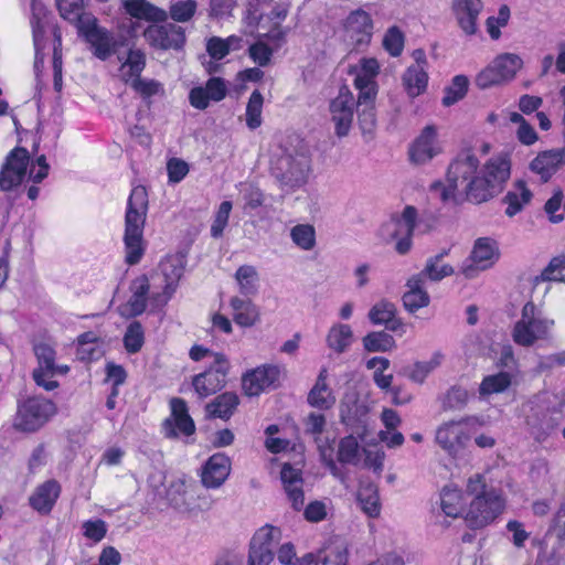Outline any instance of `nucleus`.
<instances>
[{
	"label": "nucleus",
	"mask_w": 565,
	"mask_h": 565,
	"mask_svg": "<svg viewBox=\"0 0 565 565\" xmlns=\"http://www.w3.org/2000/svg\"><path fill=\"white\" fill-rule=\"evenodd\" d=\"M373 29V19L363 9L351 11L343 21L344 35L356 50L365 47L371 43Z\"/></svg>",
	"instance_id": "2eb2a0df"
},
{
	"label": "nucleus",
	"mask_w": 565,
	"mask_h": 565,
	"mask_svg": "<svg viewBox=\"0 0 565 565\" xmlns=\"http://www.w3.org/2000/svg\"><path fill=\"white\" fill-rule=\"evenodd\" d=\"M149 210L148 191L143 185L131 189L125 213L124 247L125 263L129 266L141 262L147 243L143 238L147 214Z\"/></svg>",
	"instance_id": "7ed1b4c3"
},
{
	"label": "nucleus",
	"mask_w": 565,
	"mask_h": 565,
	"mask_svg": "<svg viewBox=\"0 0 565 565\" xmlns=\"http://www.w3.org/2000/svg\"><path fill=\"white\" fill-rule=\"evenodd\" d=\"M360 445L353 435H348L340 439L338 445L337 458L341 463H353L359 461Z\"/></svg>",
	"instance_id": "864d4df0"
},
{
	"label": "nucleus",
	"mask_w": 565,
	"mask_h": 565,
	"mask_svg": "<svg viewBox=\"0 0 565 565\" xmlns=\"http://www.w3.org/2000/svg\"><path fill=\"white\" fill-rule=\"evenodd\" d=\"M230 472V458L222 452H217L212 455L204 463L201 473V481L204 487L216 489L225 482Z\"/></svg>",
	"instance_id": "b1692460"
},
{
	"label": "nucleus",
	"mask_w": 565,
	"mask_h": 565,
	"mask_svg": "<svg viewBox=\"0 0 565 565\" xmlns=\"http://www.w3.org/2000/svg\"><path fill=\"white\" fill-rule=\"evenodd\" d=\"M465 493L457 487L446 486L440 492V508L450 518H462L467 510Z\"/></svg>",
	"instance_id": "c9c22d12"
},
{
	"label": "nucleus",
	"mask_w": 565,
	"mask_h": 565,
	"mask_svg": "<svg viewBox=\"0 0 565 565\" xmlns=\"http://www.w3.org/2000/svg\"><path fill=\"white\" fill-rule=\"evenodd\" d=\"M56 6L60 15L75 25L76 29L84 23L85 17L94 15L93 13L84 10L83 0H56Z\"/></svg>",
	"instance_id": "ea45409f"
},
{
	"label": "nucleus",
	"mask_w": 565,
	"mask_h": 565,
	"mask_svg": "<svg viewBox=\"0 0 565 565\" xmlns=\"http://www.w3.org/2000/svg\"><path fill=\"white\" fill-rule=\"evenodd\" d=\"M482 9L481 0H454L452 11L465 34L473 35L477 33V21Z\"/></svg>",
	"instance_id": "a878e982"
},
{
	"label": "nucleus",
	"mask_w": 565,
	"mask_h": 565,
	"mask_svg": "<svg viewBox=\"0 0 565 565\" xmlns=\"http://www.w3.org/2000/svg\"><path fill=\"white\" fill-rule=\"evenodd\" d=\"M84 536L93 542H100L107 533V526L105 521L97 520H88L83 523Z\"/></svg>",
	"instance_id": "774afa93"
},
{
	"label": "nucleus",
	"mask_w": 565,
	"mask_h": 565,
	"mask_svg": "<svg viewBox=\"0 0 565 565\" xmlns=\"http://www.w3.org/2000/svg\"><path fill=\"white\" fill-rule=\"evenodd\" d=\"M418 213L415 206L406 205L401 214V216H393L392 220L397 226L402 224L405 225L404 232H402V237L397 239L395 244V250L399 255L407 254L413 246V236L415 232V227L417 225Z\"/></svg>",
	"instance_id": "c85d7f7f"
},
{
	"label": "nucleus",
	"mask_w": 565,
	"mask_h": 565,
	"mask_svg": "<svg viewBox=\"0 0 565 565\" xmlns=\"http://www.w3.org/2000/svg\"><path fill=\"white\" fill-rule=\"evenodd\" d=\"M479 159L472 149L461 150L449 163L447 184L435 181L430 191L438 193L443 202L456 199L459 184H463L468 202L481 204L500 194L511 174V162L505 157L490 158L479 171Z\"/></svg>",
	"instance_id": "f257e3e1"
},
{
	"label": "nucleus",
	"mask_w": 565,
	"mask_h": 565,
	"mask_svg": "<svg viewBox=\"0 0 565 565\" xmlns=\"http://www.w3.org/2000/svg\"><path fill=\"white\" fill-rule=\"evenodd\" d=\"M231 365L224 353H215L214 362L192 377L191 384L200 398H206L222 391L227 383Z\"/></svg>",
	"instance_id": "1a4fd4ad"
},
{
	"label": "nucleus",
	"mask_w": 565,
	"mask_h": 565,
	"mask_svg": "<svg viewBox=\"0 0 565 565\" xmlns=\"http://www.w3.org/2000/svg\"><path fill=\"white\" fill-rule=\"evenodd\" d=\"M563 198V191L561 189H556L553 195L546 201L544 205V211L548 215L551 223L557 224L564 220L563 214H556V212L561 209Z\"/></svg>",
	"instance_id": "69168bd1"
},
{
	"label": "nucleus",
	"mask_w": 565,
	"mask_h": 565,
	"mask_svg": "<svg viewBox=\"0 0 565 565\" xmlns=\"http://www.w3.org/2000/svg\"><path fill=\"white\" fill-rule=\"evenodd\" d=\"M449 248L441 249L437 255L431 256L427 259L426 265L422 271L415 274L419 276V279L426 282L427 279L431 281H440L445 277L454 274V268L449 264H440L444 257L449 254Z\"/></svg>",
	"instance_id": "58836bf2"
},
{
	"label": "nucleus",
	"mask_w": 565,
	"mask_h": 565,
	"mask_svg": "<svg viewBox=\"0 0 565 565\" xmlns=\"http://www.w3.org/2000/svg\"><path fill=\"white\" fill-rule=\"evenodd\" d=\"M159 268L162 276V290L151 294L153 308H162L170 301L183 275V267L174 259L161 262Z\"/></svg>",
	"instance_id": "a211bd4d"
},
{
	"label": "nucleus",
	"mask_w": 565,
	"mask_h": 565,
	"mask_svg": "<svg viewBox=\"0 0 565 565\" xmlns=\"http://www.w3.org/2000/svg\"><path fill=\"white\" fill-rule=\"evenodd\" d=\"M196 9L195 0L178 1L170 6L168 15L175 22H188L194 17Z\"/></svg>",
	"instance_id": "680f3d73"
},
{
	"label": "nucleus",
	"mask_w": 565,
	"mask_h": 565,
	"mask_svg": "<svg viewBox=\"0 0 565 565\" xmlns=\"http://www.w3.org/2000/svg\"><path fill=\"white\" fill-rule=\"evenodd\" d=\"M62 493V486L56 479H49L38 484L29 497V505L41 515H49Z\"/></svg>",
	"instance_id": "412c9836"
},
{
	"label": "nucleus",
	"mask_w": 565,
	"mask_h": 565,
	"mask_svg": "<svg viewBox=\"0 0 565 565\" xmlns=\"http://www.w3.org/2000/svg\"><path fill=\"white\" fill-rule=\"evenodd\" d=\"M264 105V97L258 89H255L249 98L246 106V125L249 129L254 130L260 127L262 111Z\"/></svg>",
	"instance_id": "3c124183"
},
{
	"label": "nucleus",
	"mask_w": 565,
	"mask_h": 565,
	"mask_svg": "<svg viewBox=\"0 0 565 565\" xmlns=\"http://www.w3.org/2000/svg\"><path fill=\"white\" fill-rule=\"evenodd\" d=\"M239 292L245 296L255 295L258 290V273L252 265H242L235 273Z\"/></svg>",
	"instance_id": "de8ad7c7"
},
{
	"label": "nucleus",
	"mask_w": 565,
	"mask_h": 565,
	"mask_svg": "<svg viewBox=\"0 0 565 565\" xmlns=\"http://www.w3.org/2000/svg\"><path fill=\"white\" fill-rule=\"evenodd\" d=\"M242 39L230 35L226 39L212 36L206 42V52L215 61L223 60L232 50L239 49Z\"/></svg>",
	"instance_id": "37998d69"
},
{
	"label": "nucleus",
	"mask_w": 565,
	"mask_h": 565,
	"mask_svg": "<svg viewBox=\"0 0 565 565\" xmlns=\"http://www.w3.org/2000/svg\"><path fill=\"white\" fill-rule=\"evenodd\" d=\"M565 164V148L541 151L531 161L530 170L540 178L543 183L548 182L552 177Z\"/></svg>",
	"instance_id": "5701e85b"
},
{
	"label": "nucleus",
	"mask_w": 565,
	"mask_h": 565,
	"mask_svg": "<svg viewBox=\"0 0 565 565\" xmlns=\"http://www.w3.org/2000/svg\"><path fill=\"white\" fill-rule=\"evenodd\" d=\"M402 82L406 94L411 98H415L426 92L428 74L423 65L412 64L405 70Z\"/></svg>",
	"instance_id": "e433bc0d"
},
{
	"label": "nucleus",
	"mask_w": 565,
	"mask_h": 565,
	"mask_svg": "<svg viewBox=\"0 0 565 565\" xmlns=\"http://www.w3.org/2000/svg\"><path fill=\"white\" fill-rule=\"evenodd\" d=\"M146 42L156 50L180 51L186 43L185 30L174 23L150 24L143 30Z\"/></svg>",
	"instance_id": "9b49d317"
},
{
	"label": "nucleus",
	"mask_w": 565,
	"mask_h": 565,
	"mask_svg": "<svg viewBox=\"0 0 565 565\" xmlns=\"http://www.w3.org/2000/svg\"><path fill=\"white\" fill-rule=\"evenodd\" d=\"M273 55V49L263 41H256L248 47V56L259 67L268 66L271 62Z\"/></svg>",
	"instance_id": "e2e57ef3"
},
{
	"label": "nucleus",
	"mask_w": 565,
	"mask_h": 565,
	"mask_svg": "<svg viewBox=\"0 0 565 565\" xmlns=\"http://www.w3.org/2000/svg\"><path fill=\"white\" fill-rule=\"evenodd\" d=\"M122 8L131 18L146 20L153 24L163 23L168 19L166 10L147 0H121Z\"/></svg>",
	"instance_id": "cd10ccee"
},
{
	"label": "nucleus",
	"mask_w": 565,
	"mask_h": 565,
	"mask_svg": "<svg viewBox=\"0 0 565 565\" xmlns=\"http://www.w3.org/2000/svg\"><path fill=\"white\" fill-rule=\"evenodd\" d=\"M356 501L361 510L372 519L379 518L382 504L380 501L379 488L372 481H360L356 491Z\"/></svg>",
	"instance_id": "473e14b6"
},
{
	"label": "nucleus",
	"mask_w": 565,
	"mask_h": 565,
	"mask_svg": "<svg viewBox=\"0 0 565 565\" xmlns=\"http://www.w3.org/2000/svg\"><path fill=\"white\" fill-rule=\"evenodd\" d=\"M369 319L373 324H384L393 332L403 327V322L396 317L395 306L387 300L375 303L369 312Z\"/></svg>",
	"instance_id": "4c0bfd02"
},
{
	"label": "nucleus",
	"mask_w": 565,
	"mask_h": 565,
	"mask_svg": "<svg viewBox=\"0 0 565 565\" xmlns=\"http://www.w3.org/2000/svg\"><path fill=\"white\" fill-rule=\"evenodd\" d=\"M407 291L403 295V305L405 309L415 313L422 308H425L430 302V297L425 290V282L419 279V276L413 275L406 282Z\"/></svg>",
	"instance_id": "7c9ffc66"
},
{
	"label": "nucleus",
	"mask_w": 565,
	"mask_h": 565,
	"mask_svg": "<svg viewBox=\"0 0 565 565\" xmlns=\"http://www.w3.org/2000/svg\"><path fill=\"white\" fill-rule=\"evenodd\" d=\"M31 153L23 147H14L6 157L0 171V189L10 191L25 178Z\"/></svg>",
	"instance_id": "ddd939ff"
},
{
	"label": "nucleus",
	"mask_w": 565,
	"mask_h": 565,
	"mask_svg": "<svg viewBox=\"0 0 565 565\" xmlns=\"http://www.w3.org/2000/svg\"><path fill=\"white\" fill-rule=\"evenodd\" d=\"M168 180L170 183H179L189 173V164L179 158H172L167 162Z\"/></svg>",
	"instance_id": "338daca9"
},
{
	"label": "nucleus",
	"mask_w": 565,
	"mask_h": 565,
	"mask_svg": "<svg viewBox=\"0 0 565 565\" xmlns=\"http://www.w3.org/2000/svg\"><path fill=\"white\" fill-rule=\"evenodd\" d=\"M511 384L512 375L508 372L487 375L482 379L479 385V394L481 396H489L492 394L503 393L511 386Z\"/></svg>",
	"instance_id": "c03bdc74"
},
{
	"label": "nucleus",
	"mask_w": 565,
	"mask_h": 565,
	"mask_svg": "<svg viewBox=\"0 0 565 565\" xmlns=\"http://www.w3.org/2000/svg\"><path fill=\"white\" fill-rule=\"evenodd\" d=\"M470 439L467 424L463 420H450L440 425L435 440L449 456L456 457Z\"/></svg>",
	"instance_id": "dca6fc26"
},
{
	"label": "nucleus",
	"mask_w": 565,
	"mask_h": 565,
	"mask_svg": "<svg viewBox=\"0 0 565 565\" xmlns=\"http://www.w3.org/2000/svg\"><path fill=\"white\" fill-rule=\"evenodd\" d=\"M285 373V367L279 364H262L243 374L242 390L248 397L259 396L264 392L277 390L281 385Z\"/></svg>",
	"instance_id": "9d476101"
},
{
	"label": "nucleus",
	"mask_w": 565,
	"mask_h": 565,
	"mask_svg": "<svg viewBox=\"0 0 565 565\" xmlns=\"http://www.w3.org/2000/svg\"><path fill=\"white\" fill-rule=\"evenodd\" d=\"M533 198V193L527 188L524 180H518L513 184V189L507 192L503 203L507 205L505 215L513 217L519 214Z\"/></svg>",
	"instance_id": "72a5a7b5"
},
{
	"label": "nucleus",
	"mask_w": 565,
	"mask_h": 565,
	"mask_svg": "<svg viewBox=\"0 0 565 565\" xmlns=\"http://www.w3.org/2000/svg\"><path fill=\"white\" fill-rule=\"evenodd\" d=\"M404 42V34L396 25L388 28L383 38V46L393 57H397L402 54Z\"/></svg>",
	"instance_id": "bf43d9fd"
},
{
	"label": "nucleus",
	"mask_w": 565,
	"mask_h": 565,
	"mask_svg": "<svg viewBox=\"0 0 565 565\" xmlns=\"http://www.w3.org/2000/svg\"><path fill=\"white\" fill-rule=\"evenodd\" d=\"M354 97L347 86L340 88L338 96L330 103L332 121L335 134L344 137L349 134L353 120Z\"/></svg>",
	"instance_id": "6ab92c4d"
},
{
	"label": "nucleus",
	"mask_w": 565,
	"mask_h": 565,
	"mask_svg": "<svg viewBox=\"0 0 565 565\" xmlns=\"http://www.w3.org/2000/svg\"><path fill=\"white\" fill-rule=\"evenodd\" d=\"M353 85L359 90L358 99L364 102L365 99L376 98L379 86L375 77L358 72Z\"/></svg>",
	"instance_id": "052dcab7"
},
{
	"label": "nucleus",
	"mask_w": 565,
	"mask_h": 565,
	"mask_svg": "<svg viewBox=\"0 0 565 565\" xmlns=\"http://www.w3.org/2000/svg\"><path fill=\"white\" fill-rule=\"evenodd\" d=\"M561 281L565 282V256H558L551 259L548 265L542 270L535 281Z\"/></svg>",
	"instance_id": "13d9d810"
},
{
	"label": "nucleus",
	"mask_w": 565,
	"mask_h": 565,
	"mask_svg": "<svg viewBox=\"0 0 565 565\" xmlns=\"http://www.w3.org/2000/svg\"><path fill=\"white\" fill-rule=\"evenodd\" d=\"M33 352L38 361V366L32 371L34 383L44 391H54L60 386L54 376L66 375L70 372V366L56 364V351L47 343H35Z\"/></svg>",
	"instance_id": "6e6552de"
},
{
	"label": "nucleus",
	"mask_w": 565,
	"mask_h": 565,
	"mask_svg": "<svg viewBox=\"0 0 565 565\" xmlns=\"http://www.w3.org/2000/svg\"><path fill=\"white\" fill-rule=\"evenodd\" d=\"M375 99H358V122L363 134H372L376 126Z\"/></svg>",
	"instance_id": "49530a36"
},
{
	"label": "nucleus",
	"mask_w": 565,
	"mask_h": 565,
	"mask_svg": "<svg viewBox=\"0 0 565 565\" xmlns=\"http://www.w3.org/2000/svg\"><path fill=\"white\" fill-rule=\"evenodd\" d=\"M436 140L437 130L435 126H426L409 148L411 161L420 164L431 160L440 151Z\"/></svg>",
	"instance_id": "393cba45"
},
{
	"label": "nucleus",
	"mask_w": 565,
	"mask_h": 565,
	"mask_svg": "<svg viewBox=\"0 0 565 565\" xmlns=\"http://www.w3.org/2000/svg\"><path fill=\"white\" fill-rule=\"evenodd\" d=\"M56 413L55 404L43 396H28L18 402L13 427L22 433H35Z\"/></svg>",
	"instance_id": "423d86ee"
},
{
	"label": "nucleus",
	"mask_w": 565,
	"mask_h": 565,
	"mask_svg": "<svg viewBox=\"0 0 565 565\" xmlns=\"http://www.w3.org/2000/svg\"><path fill=\"white\" fill-rule=\"evenodd\" d=\"M290 237L302 250H311L316 246V231L310 224L295 225L290 231Z\"/></svg>",
	"instance_id": "5fc2aeb1"
},
{
	"label": "nucleus",
	"mask_w": 565,
	"mask_h": 565,
	"mask_svg": "<svg viewBox=\"0 0 565 565\" xmlns=\"http://www.w3.org/2000/svg\"><path fill=\"white\" fill-rule=\"evenodd\" d=\"M469 79L466 75H456L445 88L443 105L449 107L461 100L468 93Z\"/></svg>",
	"instance_id": "8fccbe9b"
},
{
	"label": "nucleus",
	"mask_w": 565,
	"mask_h": 565,
	"mask_svg": "<svg viewBox=\"0 0 565 565\" xmlns=\"http://www.w3.org/2000/svg\"><path fill=\"white\" fill-rule=\"evenodd\" d=\"M554 320L541 317L536 305L527 301L521 310V318L514 323L511 337L515 344L530 348L539 340H547Z\"/></svg>",
	"instance_id": "20e7f679"
},
{
	"label": "nucleus",
	"mask_w": 565,
	"mask_h": 565,
	"mask_svg": "<svg viewBox=\"0 0 565 565\" xmlns=\"http://www.w3.org/2000/svg\"><path fill=\"white\" fill-rule=\"evenodd\" d=\"M238 405L239 397L236 393H221L212 402L205 405L206 416L209 418L228 420L236 412Z\"/></svg>",
	"instance_id": "2f4dec72"
},
{
	"label": "nucleus",
	"mask_w": 565,
	"mask_h": 565,
	"mask_svg": "<svg viewBox=\"0 0 565 565\" xmlns=\"http://www.w3.org/2000/svg\"><path fill=\"white\" fill-rule=\"evenodd\" d=\"M362 342L367 352H388L396 345L394 338L385 331L369 332Z\"/></svg>",
	"instance_id": "09e8293b"
},
{
	"label": "nucleus",
	"mask_w": 565,
	"mask_h": 565,
	"mask_svg": "<svg viewBox=\"0 0 565 565\" xmlns=\"http://www.w3.org/2000/svg\"><path fill=\"white\" fill-rule=\"evenodd\" d=\"M327 377L328 371L323 367L307 397L308 404L320 411H328L335 404V397L327 384Z\"/></svg>",
	"instance_id": "c756f323"
},
{
	"label": "nucleus",
	"mask_w": 565,
	"mask_h": 565,
	"mask_svg": "<svg viewBox=\"0 0 565 565\" xmlns=\"http://www.w3.org/2000/svg\"><path fill=\"white\" fill-rule=\"evenodd\" d=\"M120 62V76L125 84L136 90L143 99H148L159 93L163 92L162 84L156 79H143L141 73L146 68L147 60L146 54L140 49H129L127 56L124 60L120 55L117 56Z\"/></svg>",
	"instance_id": "39448f33"
},
{
	"label": "nucleus",
	"mask_w": 565,
	"mask_h": 565,
	"mask_svg": "<svg viewBox=\"0 0 565 565\" xmlns=\"http://www.w3.org/2000/svg\"><path fill=\"white\" fill-rule=\"evenodd\" d=\"M466 493L472 499L462 519L472 531L489 526L505 510L507 501L502 490L489 486L483 473H475L468 478Z\"/></svg>",
	"instance_id": "f03ea898"
},
{
	"label": "nucleus",
	"mask_w": 565,
	"mask_h": 565,
	"mask_svg": "<svg viewBox=\"0 0 565 565\" xmlns=\"http://www.w3.org/2000/svg\"><path fill=\"white\" fill-rule=\"evenodd\" d=\"M492 63L504 82L512 79L522 66V60L511 53L499 55Z\"/></svg>",
	"instance_id": "603ef678"
},
{
	"label": "nucleus",
	"mask_w": 565,
	"mask_h": 565,
	"mask_svg": "<svg viewBox=\"0 0 565 565\" xmlns=\"http://www.w3.org/2000/svg\"><path fill=\"white\" fill-rule=\"evenodd\" d=\"M145 328L138 320L131 321L125 331L122 343L128 354H136L141 351L145 344Z\"/></svg>",
	"instance_id": "a18cd8bd"
},
{
	"label": "nucleus",
	"mask_w": 565,
	"mask_h": 565,
	"mask_svg": "<svg viewBox=\"0 0 565 565\" xmlns=\"http://www.w3.org/2000/svg\"><path fill=\"white\" fill-rule=\"evenodd\" d=\"M227 95L226 82L222 77H210L204 86H195L189 92V103L199 110L209 107L210 102H221Z\"/></svg>",
	"instance_id": "aec40b11"
},
{
	"label": "nucleus",
	"mask_w": 565,
	"mask_h": 565,
	"mask_svg": "<svg viewBox=\"0 0 565 565\" xmlns=\"http://www.w3.org/2000/svg\"><path fill=\"white\" fill-rule=\"evenodd\" d=\"M503 82L502 76H500L493 63L482 70L476 77L477 86L482 89L499 85Z\"/></svg>",
	"instance_id": "0e129e2a"
},
{
	"label": "nucleus",
	"mask_w": 565,
	"mask_h": 565,
	"mask_svg": "<svg viewBox=\"0 0 565 565\" xmlns=\"http://www.w3.org/2000/svg\"><path fill=\"white\" fill-rule=\"evenodd\" d=\"M500 257L497 242L490 237L476 239L471 254L462 266V274L467 278L475 276L476 271L486 270L492 267Z\"/></svg>",
	"instance_id": "4468645a"
},
{
	"label": "nucleus",
	"mask_w": 565,
	"mask_h": 565,
	"mask_svg": "<svg viewBox=\"0 0 565 565\" xmlns=\"http://www.w3.org/2000/svg\"><path fill=\"white\" fill-rule=\"evenodd\" d=\"M170 416L162 422V433L166 438L174 439L180 436H192L195 433V423L189 414L185 399L172 397L169 401Z\"/></svg>",
	"instance_id": "f8f14e48"
},
{
	"label": "nucleus",
	"mask_w": 565,
	"mask_h": 565,
	"mask_svg": "<svg viewBox=\"0 0 565 565\" xmlns=\"http://www.w3.org/2000/svg\"><path fill=\"white\" fill-rule=\"evenodd\" d=\"M233 204L231 201H223L217 211L214 214V218L211 225V236L215 239L223 237L224 231L228 225L230 214L232 212Z\"/></svg>",
	"instance_id": "4d7b16f0"
},
{
	"label": "nucleus",
	"mask_w": 565,
	"mask_h": 565,
	"mask_svg": "<svg viewBox=\"0 0 565 565\" xmlns=\"http://www.w3.org/2000/svg\"><path fill=\"white\" fill-rule=\"evenodd\" d=\"M84 19V23L77 28V33L89 44L93 55L98 60L107 61L126 44L124 38L118 39L111 31L100 26L95 15H87Z\"/></svg>",
	"instance_id": "0eeeda50"
},
{
	"label": "nucleus",
	"mask_w": 565,
	"mask_h": 565,
	"mask_svg": "<svg viewBox=\"0 0 565 565\" xmlns=\"http://www.w3.org/2000/svg\"><path fill=\"white\" fill-rule=\"evenodd\" d=\"M278 529L273 525L260 527L249 543L247 565H269L274 559V539Z\"/></svg>",
	"instance_id": "f3484780"
},
{
	"label": "nucleus",
	"mask_w": 565,
	"mask_h": 565,
	"mask_svg": "<svg viewBox=\"0 0 565 565\" xmlns=\"http://www.w3.org/2000/svg\"><path fill=\"white\" fill-rule=\"evenodd\" d=\"M230 305L233 309V320L239 327L250 328L259 321V309L252 300L233 297Z\"/></svg>",
	"instance_id": "f704fd0d"
},
{
	"label": "nucleus",
	"mask_w": 565,
	"mask_h": 565,
	"mask_svg": "<svg viewBox=\"0 0 565 565\" xmlns=\"http://www.w3.org/2000/svg\"><path fill=\"white\" fill-rule=\"evenodd\" d=\"M353 341V332L349 324L332 326L327 335L328 347L337 353H343Z\"/></svg>",
	"instance_id": "79ce46f5"
},
{
	"label": "nucleus",
	"mask_w": 565,
	"mask_h": 565,
	"mask_svg": "<svg viewBox=\"0 0 565 565\" xmlns=\"http://www.w3.org/2000/svg\"><path fill=\"white\" fill-rule=\"evenodd\" d=\"M348 551L339 545H329L318 554L315 565H348Z\"/></svg>",
	"instance_id": "6e6d98bb"
},
{
	"label": "nucleus",
	"mask_w": 565,
	"mask_h": 565,
	"mask_svg": "<svg viewBox=\"0 0 565 565\" xmlns=\"http://www.w3.org/2000/svg\"><path fill=\"white\" fill-rule=\"evenodd\" d=\"M130 297L127 301L129 316H141L146 309L148 301L151 302L150 282L147 275L142 274L130 282Z\"/></svg>",
	"instance_id": "bb28decb"
},
{
	"label": "nucleus",
	"mask_w": 565,
	"mask_h": 565,
	"mask_svg": "<svg viewBox=\"0 0 565 565\" xmlns=\"http://www.w3.org/2000/svg\"><path fill=\"white\" fill-rule=\"evenodd\" d=\"M280 481L294 510H302L305 505L302 470L285 462L280 470Z\"/></svg>",
	"instance_id": "4be33fe9"
},
{
	"label": "nucleus",
	"mask_w": 565,
	"mask_h": 565,
	"mask_svg": "<svg viewBox=\"0 0 565 565\" xmlns=\"http://www.w3.org/2000/svg\"><path fill=\"white\" fill-rule=\"evenodd\" d=\"M366 369L374 370L373 381L374 384L382 391L388 392L393 386V374H385L388 370L391 362L385 356H373L366 361Z\"/></svg>",
	"instance_id": "a19ab883"
}]
</instances>
